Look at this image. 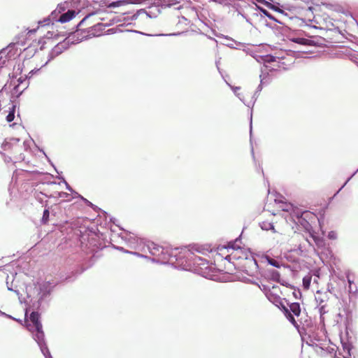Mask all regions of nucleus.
<instances>
[{
  "mask_svg": "<svg viewBox=\"0 0 358 358\" xmlns=\"http://www.w3.org/2000/svg\"><path fill=\"white\" fill-rule=\"evenodd\" d=\"M255 284L259 286V287L262 291H264L265 292V294L269 301H271L272 298H275L274 295L270 292V290L268 289V287L266 285H259L257 283H255Z\"/></svg>",
  "mask_w": 358,
  "mask_h": 358,
  "instance_id": "2eb2a0df",
  "label": "nucleus"
},
{
  "mask_svg": "<svg viewBox=\"0 0 358 358\" xmlns=\"http://www.w3.org/2000/svg\"><path fill=\"white\" fill-rule=\"evenodd\" d=\"M284 313L287 320L294 326H296V322L293 316H299L301 313V308L299 303H292L289 304V308L284 307Z\"/></svg>",
  "mask_w": 358,
  "mask_h": 358,
  "instance_id": "20e7f679",
  "label": "nucleus"
},
{
  "mask_svg": "<svg viewBox=\"0 0 358 358\" xmlns=\"http://www.w3.org/2000/svg\"><path fill=\"white\" fill-rule=\"evenodd\" d=\"M227 85L231 88V90H233V92H234V94L238 97V99L243 101L245 105H247L248 103H246L245 102V100H244V96L243 95L241 94V93H239L238 92V90H240V87H233L231 85H230L228 83H227Z\"/></svg>",
  "mask_w": 358,
  "mask_h": 358,
  "instance_id": "dca6fc26",
  "label": "nucleus"
},
{
  "mask_svg": "<svg viewBox=\"0 0 358 358\" xmlns=\"http://www.w3.org/2000/svg\"><path fill=\"white\" fill-rule=\"evenodd\" d=\"M0 315H4V316L8 317H9V318H11V319H13V320H15V318H13V317H11L10 315H8L6 314L5 313L2 312L1 310H0Z\"/></svg>",
  "mask_w": 358,
  "mask_h": 358,
  "instance_id": "c756f323",
  "label": "nucleus"
},
{
  "mask_svg": "<svg viewBox=\"0 0 358 358\" xmlns=\"http://www.w3.org/2000/svg\"><path fill=\"white\" fill-rule=\"evenodd\" d=\"M39 69H37V70H31L29 73V78L31 77V76L34 74V72H37L38 71Z\"/></svg>",
  "mask_w": 358,
  "mask_h": 358,
  "instance_id": "7c9ffc66",
  "label": "nucleus"
},
{
  "mask_svg": "<svg viewBox=\"0 0 358 358\" xmlns=\"http://www.w3.org/2000/svg\"><path fill=\"white\" fill-rule=\"evenodd\" d=\"M327 237L329 238V239H331V240H335L337 238V234L336 231H331L328 233V235H327Z\"/></svg>",
  "mask_w": 358,
  "mask_h": 358,
  "instance_id": "b1692460",
  "label": "nucleus"
},
{
  "mask_svg": "<svg viewBox=\"0 0 358 358\" xmlns=\"http://www.w3.org/2000/svg\"><path fill=\"white\" fill-rule=\"evenodd\" d=\"M180 33H173V34H169V36H178V35H180Z\"/></svg>",
  "mask_w": 358,
  "mask_h": 358,
  "instance_id": "e433bc0d",
  "label": "nucleus"
},
{
  "mask_svg": "<svg viewBox=\"0 0 358 358\" xmlns=\"http://www.w3.org/2000/svg\"><path fill=\"white\" fill-rule=\"evenodd\" d=\"M301 15L303 17L305 20L308 22H313L314 19L313 8L310 6L301 12Z\"/></svg>",
  "mask_w": 358,
  "mask_h": 358,
  "instance_id": "9d476101",
  "label": "nucleus"
},
{
  "mask_svg": "<svg viewBox=\"0 0 358 358\" xmlns=\"http://www.w3.org/2000/svg\"><path fill=\"white\" fill-rule=\"evenodd\" d=\"M92 15H86L78 24V27H80Z\"/></svg>",
  "mask_w": 358,
  "mask_h": 358,
  "instance_id": "393cba45",
  "label": "nucleus"
},
{
  "mask_svg": "<svg viewBox=\"0 0 358 358\" xmlns=\"http://www.w3.org/2000/svg\"><path fill=\"white\" fill-rule=\"evenodd\" d=\"M341 189H342V188H340V189H339L338 192H336V194H338V192H339Z\"/></svg>",
  "mask_w": 358,
  "mask_h": 358,
  "instance_id": "c03bdc74",
  "label": "nucleus"
},
{
  "mask_svg": "<svg viewBox=\"0 0 358 358\" xmlns=\"http://www.w3.org/2000/svg\"><path fill=\"white\" fill-rule=\"evenodd\" d=\"M229 257L231 258V257H234V251L230 255H229Z\"/></svg>",
  "mask_w": 358,
  "mask_h": 358,
  "instance_id": "58836bf2",
  "label": "nucleus"
},
{
  "mask_svg": "<svg viewBox=\"0 0 358 358\" xmlns=\"http://www.w3.org/2000/svg\"><path fill=\"white\" fill-rule=\"evenodd\" d=\"M65 49L66 45L64 43H59L57 45H55L49 54L48 61L53 59L54 58L62 54Z\"/></svg>",
  "mask_w": 358,
  "mask_h": 358,
  "instance_id": "0eeeda50",
  "label": "nucleus"
},
{
  "mask_svg": "<svg viewBox=\"0 0 358 358\" xmlns=\"http://www.w3.org/2000/svg\"><path fill=\"white\" fill-rule=\"evenodd\" d=\"M357 170H358V169H357Z\"/></svg>",
  "mask_w": 358,
  "mask_h": 358,
  "instance_id": "de8ad7c7",
  "label": "nucleus"
},
{
  "mask_svg": "<svg viewBox=\"0 0 358 358\" xmlns=\"http://www.w3.org/2000/svg\"><path fill=\"white\" fill-rule=\"evenodd\" d=\"M310 280H311L310 277H305V278H303V286L306 288H308L309 287L310 284Z\"/></svg>",
  "mask_w": 358,
  "mask_h": 358,
  "instance_id": "412c9836",
  "label": "nucleus"
},
{
  "mask_svg": "<svg viewBox=\"0 0 358 358\" xmlns=\"http://www.w3.org/2000/svg\"><path fill=\"white\" fill-rule=\"evenodd\" d=\"M27 329L31 332L33 338L38 345L45 344L44 332L42 329V324L39 321V314L33 311L30 315V323L27 324Z\"/></svg>",
  "mask_w": 358,
  "mask_h": 358,
  "instance_id": "f03ea898",
  "label": "nucleus"
},
{
  "mask_svg": "<svg viewBox=\"0 0 358 358\" xmlns=\"http://www.w3.org/2000/svg\"><path fill=\"white\" fill-rule=\"evenodd\" d=\"M65 184H66V189H67L69 191H70V192H73L72 188L69 185V184H68L66 182H65Z\"/></svg>",
  "mask_w": 358,
  "mask_h": 358,
  "instance_id": "f704fd0d",
  "label": "nucleus"
},
{
  "mask_svg": "<svg viewBox=\"0 0 358 358\" xmlns=\"http://www.w3.org/2000/svg\"><path fill=\"white\" fill-rule=\"evenodd\" d=\"M260 227L263 230L268 231V230H274V226L273 223L268 222H263L260 224Z\"/></svg>",
  "mask_w": 358,
  "mask_h": 358,
  "instance_id": "a211bd4d",
  "label": "nucleus"
},
{
  "mask_svg": "<svg viewBox=\"0 0 358 358\" xmlns=\"http://www.w3.org/2000/svg\"><path fill=\"white\" fill-rule=\"evenodd\" d=\"M194 252H201L197 246L176 248L170 250L168 262L176 264L182 269H192L194 272L203 274V271L208 268L207 262L197 256Z\"/></svg>",
  "mask_w": 358,
  "mask_h": 358,
  "instance_id": "f257e3e1",
  "label": "nucleus"
},
{
  "mask_svg": "<svg viewBox=\"0 0 358 358\" xmlns=\"http://www.w3.org/2000/svg\"><path fill=\"white\" fill-rule=\"evenodd\" d=\"M231 248L234 249V244L231 245Z\"/></svg>",
  "mask_w": 358,
  "mask_h": 358,
  "instance_id": "a18cd8bd",
  "label": "nucleus"
},
{
  "mask_svg": "<svg viewBox=\"0 0 358 358\" xmlns=\"http://www.w3.org/2000/svg\"><path fill=\"white\" fill-rule=\"evenodd\" d=\"M9 112H8V114L6 116V120L7 122H12L13 120H14L15 119L16 120H18L20 119V115L19 114L17 115V117H15V106H13L10 108H9Z\"/></svg>",
  "mask_w": 358,
  "mask_h": 358,
  "instance_id": "4468645a",
  "label": "nucleus"
},
{
  "mask_svg": "<svg viewBox=\"0 0 358 358\" xmlns=\"http://www.w3.org/2000/svg\"><path fill=\"white\" fill-rule=\"evenodd\" d=\"M52 287H53V286L49 282H45L40 284L39 285V292H38V295H39L38 301H43L47 296H48L50 294V292L52 289Z\"/></svg>",
  "mask_w": 358,
  "mask_h": 358,
  "instance_id": "39448f33",
  "label": "nucleus"
},
{
  "mask_svg": "<svg viewBox=\"0 0 358 358\" xmlns=\"http://www.w3.org/2000/svg\"><path fill=\"white\" fill-rule=\"evenodd\" d=\"M267 261H268V263L274 266V267H276V268H280V262H278V261L272 259V258H270V257H267Z\"/></svg>",
  "mask_w": 358,
  "mask_h": 358,
  "instance_id": "aec40b11",
  "label": "nucleus"
},
{
  "mask_svg": "<svg viewBox=\"0 0 358 358\" xmlns=\"http://www.w3.org/2000/svg\"><path fill=\"white\" fill-rule=\"evenodd\" d=\"M59 196L61 198H67L69 196V194H67L66 192H61V193H59Z\"/></svg>",
  "mask_w": 358,
  "mask_h": 358,
  "instance_id": "bb28decb",
  "label": "nucleus"
},
{
  "mask_svg": "<svg viewBox=\"0 0 358 358\" xmlns=\"http://www.w3.org/2000/svg\"><path fill=\"white\" fill-rule=\"evenodd\" d=\"M218 64H219V62H216V65H217V69H219V67H218Z\"/></svg>",
  "mask_w": 358,
  "mask_h": 358,
  "instance_id": "a19ab883",
  "label": "nucleus"
},
{
  "mask_svg": "<svg viewBox=\"0 0 358 358\" xmlns=\"http://www.w3.org/2000/svg\"><path fill=\"white\" fill-rule=\"evenodd\" d=\"M308 215V212L299 213L294 211L293 215L292 216L296 217V220H294V221L296 223L301 224V225L303 226L305 229H308V227H310L309 223L306 220V217H307Z\"/></svg>",
  "mask_w": 358,
  "mask_h": 358,
  "instance_id": "423d86ee",
  "label": "nucleus"
},
{
  "mask_svg": "<svg viewBox=\"0 0 358 358\" xmlns=\"http://www.w3.org/2000/svg\"><path fill=\"white\" fill-rule=\"evenodd\" d=\"M290 41L303 45H310L312 43L310 40L302 37H292Z\"/></svg>",
  "mask_w": 358,
  "mask_h": 358,
  "instance_id": "f8f14e48",
  "label": "nucleus"
},
{
  "mask_svg": "<svg viewBox=\"0 0 358 358\" xmlns=\"http://www.w3.org/2000/svg\"><path fill=\"white\" fill-rule=\"evenodd\" d=\"M134 255H139L138 253L137 252H134Z\"/></svg>",
  "mask_w": 358,
  "mask_h": 358,
  "instance_id": "37998d69",
  "label": "nucleus"
},
{
  "mask_svg": "<svg viewBox=\"0 0 358 358\" xmlns=\"http://www.w3.org/2000/svg\"><path fill=\"white\" fill-rule=\"evenodd\" d=\"M357 170H358V169H357Z\"/></svg>",
  "mask_w": 358,
  "mask_h": 358,
  "instance_id": "8fccbe9b",
  "label": "nucleus"
},
{
  "mask_svg": "<svg viewBox=\"0 0 358 358\" xmlns=\"http://www.w3.org/2000/svg\"><path fill=\"white\" fill-rule=\"evenodd\" d=\"M106 27V24L103 23H97L95 25L90 27V30L89 31V34L93 36H101L102 31L104 30Z\"/></svg>",
  "mask_w": 358,
  "mask_h": 358,
  "instance_id": "6e6552de",
  "label": "nucleus"
},
{
  "mask_svg": "<svg viewBox=\"0 0 358 358\" xmlns=\"http://www.w3.org/2000/svg\"><path fill=\"white\" fill-rule=\"evenodd\" d=\"M143 252L148 251L157 262H168L170 250L164 248L155 243L148 242L142 249Z\"/></svg>",
  "mask_w": 358,
  "mask_h": 358,
  "instance_id": "7ed1b4c3",
  "label": "nucleus"
},
{
  "mask_svg": "<svg viewBox=\"0 0 358 358\" xmlns=\"http://www.w3.org/2000/svg\"><path fill=\"white\" fill-rule=\"evenodd\" d=\"M272 60H273V57H271V58L268 61H272Z\"/></svg>",
  "mask_w": 358,
  "mask_h": 358,
  "instance_id": "79ce46f5",
  "label": "nucleus"
},
{
  "mask_svg": "<svg viewBox=\"0 0 358 358\" xmlns=\"http://www.w3.org/2000/svg\"><path fill=\"white\" fill-rule=\"evenodd\" d=\"M346 277L348 279V282L349 283V292L356 293L357 292V287H355V289L351 288V285L353 284V280H350V278H349V273H347Z\"/></svg>",
  "mask_w": 358,
  "mask_h": 358,
  "instance_id": "6ab92c4d",
  "label": "nucleus"
},
{
  "mask_svg": "<svg viewBox=\"0 0 358 358\" xmlns=\"http://www.w3.org/2000/svg\"><path fill=\"white\" fill-rule=\"evenodd\" d=\"M262 83H263V79L261 78V84L257 87V91L255 92L254 95L252 96V101L250 103H248V104H247V106L248 107H253V106L257 99L258 93L259 92H261L262 90Z\"/></svg>",
  "mask_w": 358,
  "mask_h": 358,
  "instance_id": "ddd939ff",
  "label": "nucleus"
},
{
  "mask_svg": "<svg viewBox=\"0 0 358 358\" xmlns=\"http://www.w3.org/2000/svg\"><path fill=\"white\" fill-rule=\"evenodd\" d=\"M6 284H7V287H8V290H10V291H14L15 292H16L17 294H19L17 290H14L12 287H9L8 285V282L7 281L6 282Z\"/></svg>",
  "mask_w": 358,
  "mask_h": 358,
  "instance_id": "2f4dec72",
  "label": "nucleus"
},
{
  "mask_svg": "<svg viewBox=\"0 0 358 358\" xmlns=\"http://www.w3.org/2000/svg\"><path fill=\"white\" fill-rule=\"evenodd\" d=\"M2 52H0V55L1 54Z\"/></svg>",
  "mask_w": 358,
  "mask_h": 358,
  "instance_id": "49530a36",
  "label": "nucleus"
},
{
  "mask_svg": "<svg viewBox=\"0 0 358 358\" xmlns=\"http://www.w3.org/2000/svg\"><path fill=\"white\" fill-rule=\"evenodd\" d=\"M38 346L40 347L42 354L45 358H52L45 343Z\"/></svg>",
  "mask_w": 358,
  "mask_h": 358,
  "instance_id": "f3484780",
  "label": "nucleus"
},
{
  "mask_svg": "<svg viewBox=\"0 0 358 358\" xmlns=\"http://www.w3.org/2000/svg\"><path fill=\"white\" fill-rule=\"evenodd\" d=\"M77 13L73 10H68V11L65 13L62 14L58 19L56 20L57 22H59L61 23H65L67 22H69L71 20H72Z\"/></svg>",
  "mask_w": 358,
  "mask_h": 358,
  "instance_id": "1a4fd4ad",
  "label": "nucleus"
},
{
  "mask_svg": "<svg viewBox=\"0 0 358 358\" xmlns=\"http://www.w3.org/2000/svg\"><path fill=\"white\" fill-rule=\"evenodd\" d=\"M69 3L66 1L58 4L57 8L52 12L51 15L55 19L57 14L62 13L69 8Z\"/></svg>",
  "mask_w": 358,
  "mask_h": 358,
  "instance_id": "9b49d317",
  "label": "nucleus"
},
{
  "mask_svg": "<svg viewBox=\"0 0 358 358\" xmlns=\"http://www.w3.org/2000/svg\"><path fill=\"white\" fill-rule=\"evenodd\" d=\"M82 199L85 201V202L88 206H93V204H92L91 202H90L88 200H87V199H84L83 197H82Z\"/></svg>",
  "mask_w": 358,
  "mask_h": 358,
  "instance_id": "72a5a7b5",
  "label": "nucleus"
},
{
  "mask_svg": "<svg viewBox=\"0 0 358 358\" xmlns=\"http://www.w3.org/2000/svg\"><path fill=\"white\" fill-rule=\"evenodd\" d=\"M357 170H358V169H357Z\"/></svg>",
  "mask_w": 358,
  "mask_h": 358,
  "instance_id": "09e8293b",
  "label": "nucleus"
},
{
  "mask_svg": "<svg viewBox=\"0 0 358 358\" xmlns=\"http://www.w3.org/2000/svg\"><path fill=\"white\" fill-rule=\"evenodd\" d=\"M145 0H132V3H141V2H143L145 1Z\"/></svg>",
  "mask_w": 358,
  "mask_h": 358,
  "instance_id": "473e14b6",
  "label": "nucleus"
},
{
  "mask_svg": "<svg viewBox=\"0 0 358 358\" xmlns=\"http://www.w3.org/2000/svg\"><path fill=\"white\" fill-rule=\"evenodd\" d=\"M358 171V170H357L348 180L347 181L345 182V184L341 187V188H343L349 181L355 175V173Z\"/></svg>",
  "mask_w": 358,
  "mask_h": 358,
  "instance_id": "cd10ccee",
  "label": "nucleus"
},
{
  "mask_svg": "<svg viewBox=\"0 0 358 358\" xmlns=\"http://www.w3.org/2000/svg\"><path fill=\"white\" fill-rule=\"evenodd\" d=\"M264 13L266 15H267L268 17H271V15L268 13V11H266V10H264Z\"/></svg>",
  "mask_w": 358,
  "mask_h": 358,
  "instance_id": "c9c22d12",
  "label": "nucleus"
},
{
  "mask_svg": "<svg viewBox=\"0 0 358 358\" xmlns=\"http://www.w3.org/2000/svg\"><path fill=\"white\" fill-rule=\"evenodd\" d=\"M292 208V206L289 204V205H286V207L285 208H283L282 210H285V211H289V210Z\"/></svg>",
  "mask_w": 358,
  "mask_h": 358,
  "instance_id": "c85d7f7f",
  "label": "nucleus"
},
{
  "mask_svg": "<svg viewBox=\"0 0 358 358\" xmlns=\"http://www.w3.org/2000/svg\"><path fill=\"white\" fill-rule=\"evenodd\" d=\"M271 273V278L274 280H278L280 278V274L277 271L272 270Z\"/></svg>",
  "mask_w": 358,
  "mask_h": 358,
  "instance_id": "4be33fe9",
  "label": "nucleus"
},
{
  "mask_svg": "<svg viewBox=\"0 0 358 358\" xmlns=\"http://www.w3.org/2000/svg\"><path fill=\"white\" fill-rule=\"evenodd\" d=\"M49 215H50L49 210L48 209H45L43 211V218H42L43 222H48V218H49Z\"/></svg>",
  "mask_w": 358,
  "mask_h": 358,
  "instance_id": "5701e85b",
  "label": "nucleus"
},
{
  "mask_svg": "<svg viewBox=\"0 0 358 358\" xmlns=\"http://www.w3.org/2000/svg\"><path fill=\"white\" fill-rule=\"evenodd\" d=\"M179 2H180L179 0H174V2L171 3L170 4L173 5V4H176V3H179Z\"/></svg>",
  "mask_w": 358,
  "mask_h": 358,
  "instance_id": "4c0bfd02",
  "label": "nucleus"
},
{
  "mask_svg": "<svg viewBox=\"0 0 358 358\" xmlns=\"http://www.w3.org/2000/svg\"><path fill=\"white\" fill-rule=\"evenodd\" d=\"M250 262L254 266L255 268L257 269L258 267L257 262L254 259H250Z\"/></svg>",
  "mask_w": 358,
  "mask_h": 358,
  "instance_id": "a878e982",
  "label": "nucleus"
},
{
  "mask_svg": "<svg viewBox=\"0 0 358 358\" xmlns=\"http://www.w3.org/2000/svg\"><path fill=\"white\" fill-rule=\"evenodd\" d=\"M250 133L252 132V121L250 122Z\"/></svg>",
  "mask_w": 358,
  "mask_h": 358,
  "instance_id": "ea45409f",
  "label": "nucleus"
}]
</instances>
